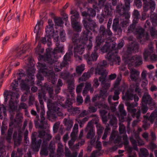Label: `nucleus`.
<instances>
[{"instance_id":"1","label":"nucleus","mask_w":157,"mask_h":157,"mask_svg":"<svg viewBox=\"0 0 157 157\" xmlns=\"http://www.w3.org/2000/svg\"><path fill=\"white\" fill-rule=\"evenodd\" d=\"M105 1L106 0H90L89 2L92 4L94 9H88L87 13L85 11L82 12L83 18V24L86 30L83 33L80 39H77L78 36V34H75L72 39L73 43L75 46L74 49V56L77 60H81L79 55L83 53L85 47H86L88 49H90L92 47V34L90 31H94L96 25L94 21L88 18L90 16L95 17L96 11H100L103 7Z\"/></svg>"},{"instance_id":"2","label":"nucleus","mask_w":157,"mask_h":157,"mask_svg":"<svg viewBox=\"0 0 157 157\" xmlns=\"http://www.w3.org/2000/svg\"><path fill=\"white\" fill-rule=\"evenodd\" d=\"M67 83L68 90L71 95V99L67 98L65 105L62 104V102L64 101L63 98L60 96H58L57 95L53 97V89L49 86L47 87L46 89L48 92L50 98L53 100L47 98L45 96V94L44 92H40L39 93L38 98L41 109L44 111V106L42 100L43 99L47 103L48 109L47 113V118L52 121H54L56 120V114L60 116L63 115L62 108H67L68 111L71 114L79 113V108H73L72 106V103L75 101V94L73 93L74 87L73 79H71V81H68Z\"/></svg>"},{"instance_id":"3","label":"nucleus","mask_w":157,"mask_h":157,"mask_svg":"<svg viewBox=\"0 0 157 157\" xmlns=\"http://www.w3.org/2000/svg\"><path fill=\"white\" fill-rule=\"evenodd\" d=\"M27 58L28 60L25 62L26 66L25 67L26 69L27 77L29 79H26L25 81L23 79L21 80L20 78H18L17 81L14 80L11 85L12 91L5 90L3 93L4 102H6L8 100H10V107L14 112L17 109V103L14 101L19 97V94L17 93L19 90L18 87V82H20V86L21 89L27 91V92L24 93L21 96V101H26L28 98V90L30 89L29 85L34 83V75L36 70L34 67V62L31 57H29Z\"/></svg>"},{"instance_id":"4","label":"nucleus","mask_w":157,"mask_h":157,"mask_svg":"<svg viewBox=\"0 0 157 157\" xmlns=\"http://www.w3.org/2000/svg\"><path fill=\"white\" fill-rule=\"evenodd\" d=\"M99 37H97L96 40V45L95 47L94 52L92 53L91 56L88 54L84 55V56L87 60V63L90 64L91 61H96L97 59L98 55L96 52L98 48H100L101 52L102 53L108 52L105 58L107 59L110 62H115L116 63L120 62V58L117 55V50L115 49L116 44L111 41L110 43L105 41L99 38Z\"/></svg>"},{"instance_id":"5","label":"nucleus","mask_w":157,"mask_h":157,"mask_svg":"<svg viewBox=\"0 0 157 157\" xmlns=\"http://www.w3.org/2000/svg\"><path fill=\"white\" fill-rule=\"evenodd\" d=\"M138 48V45L135 43H133L129 45L127 52L123 54L122 59L125 63L128 64V68L130 70V78L135 83L138 82H140L139 78L140 72L133 67H131L141 65L142 63V60L141 56H136L130 57V55L132 53L137 52Z\"/></svg>"},{"instance_id":"6","label":"nucleus","mask_w":157,"mask_h":157,"mask_svg":"<svg viewBox=\"0 0 157 157\" xmlns=\"http://www.w3.org/2000/svg\"><path fill=\"white\" fill-rule=\"evenodd\" d=\"M52 37L54 39V42H56V47L54 49L53 52H52V49L48 48L46 49V54L44 56L42 55H40L38 59L40 60H43L47 62L48 63L52 64L54 63L55 59H58L59 57L58 54L60 52H62L64 49V46L63 45H59V42L60 41L59 40V37L57 32L55 34L50 33V34H47L45 37H42L40 40V42L44 44H47L48 46H50L52 44L51 38Z\"/></svg>"},{"instance_id":"7","label":"nucleus","mask_w":157,"mask_h":157,"mask_svg":"<svg viewBox=\"0 0 157 157\" xmlns=\"http://www.w3.org/2000/svg\"><path fill=\"white\" fill-rule=\"evenodd\" d=\"M139 84L137 83H136L135 85L134 84L131 85L130 86V90L128 91L125 93L124 96L122 97V98L123 99L126 100H132L134 99L135 103L130 104L129 102H126L125 103V105L127 106L128 112L131 113L132 116H135L137 119L139 118L140 116V112L139 111L135 114L136 109L134 108L138 105V104L136 102L138 101L139 99L137 95H134L132 92L134 90V88H135V92L137 93L139 96H141L142 94L141 90L139 88ZM139 121L138 119L134 121L132 124V126H135L139 122Z\"/></svg>"},{"instance_id":"8","label":"nucleus","mask_w":157,"mask_h":157,"mask_svg":"<svg viewBox=\"0 0 157 157\" xmlns=\"http://www.w3.org/2000/svg\"><path fill=\"white\" fill-rule=\"evenodd\" d=\"M126 8L122 7V4L118 5L116 8V12L120 15L118 17H116L113 21L112 26L113 31L122 32L121 28H126L129 22L128 19L130 17V14Z\"/></svg>"},{"instance_id":"9","label":"nucleus","mask_w":157,"mask_h":157,"mask_svg":"<svg viewBox=\"0 0 157 157\" xmlns=\"http://www.w3.org/2000/svg\"><path fill=\"white\" fill-rule=\"evenodd\" d=\"M133 20L132 23L130 25L128 28V33H133L137 35V39L141 43H143V40H146L148 39L149 35L148 34H145L144 33V29L140 26H137L136 28V24L138 22L139 18L140 15L137 10H134L133 14Z\"/></svg>"},{"instance_id":"10","label":"nucleus","mask_w":157,"mask_h":157,"mask_svg":"<svg viewBox=\"0 0 157 157\" xmlns=\"http://www.w3.org/2000/svg\"><path fill=\"white\" fill-rule=\"evenodd\" d=\"M38 69V73L36 75L38 81L36 83L38 86H41V81L44 79V76H47L48 80L49 81H51V82L54 84L57 80V76L51 70L49 71L47 69V67L44 63H38L37 65Z\"/></svg>"},{"instance_id":"11","label":"nucleus","mask_w":157,"mask_h":157,"mask_svg":"<svg viewBox=\"0 0 157 157\" xmlns=\"http://www.w3.org/2000/svg\"><path fill=\"white\" fill-rule=\"evenodd\" d=\"M141 110L143 113H145L148 110L147 105L151 109L155 107V104L148 93H145L143 97L141 102Z\"/></svg>"},{"instance_id":"12","label":"nucleus","mask_w":157,"mask_h":157,"mask_svg":"<svg viewBox=\"0 0 157 157\" xmlns=\"http://www.w3.org/2000/svg\"><path fill=\"white\" fill-rule=\"evenodd\" d=\"M107 65L106 61L104 60H103L98 63L95 70L96 74H98L102 76L99 78V79L103 84L105 83V77L108 73V72L104 70V68L106 67Z\"/></svg>"},{"instance_id":"13","label":"nucleus","mask_w":157,"mask_h":157,"mask_svg":"<svg viewBox=\"0 0 157 157\" xmlns=\"http://www.w3.org/2000/svg\"><path fill=\"white\" fill-rule=\"evenodd\" d=\"M70 13L72 14L71 21L73 28L75 31L80 32L82 30V27L78 21L80 17L78 12L75 10H71Z\"/></svg>"},{"instance_id":"14","label":"nucleus","mask_w":157,"mask_h":157,"mask_svg":"<svg viewBox=\"0 0 157 157\" xmlns=\"http://www.w3.org/2000/svg\"><path fill=\"white\" fill-rule=\"evenodd\" d=\"M55 27V33L57 32L58 34V32L59 33L60 40L62 42L64 41L65 40V33L63 29V23L62 19L60 17H56L54 19Z\"/></svg>"},{"instance_id":"15","label":"nucleus","mask_w":157,"mask_h":157,"mask_svg":"<svg viewBox=\"0 0 157 157\" xmlns=\"http://www.w3.org/2000/svg\"><path fill=\"white\" fill-rule=\"evenodd\" d=\"M149 113H147L146 116H144V120L143 121L144 124L143 127L145 130L147 129L150 125L149 121L152 124L155 119L156 121L155 123V126L157 127V110H155L151 113L150 116H149Z\"/></svg>"},{"instance_id":"16","label":"nucleus","mask_w":157,"mask_h":157,"mask_svg":"<svg viewBox=\"0 0 157 157\" xmlns=\"http://www.w3.org/2000/svg\"><path fill=\"white\" fill-rule=\"evenodd\" d=\"M112 22V19L110 18L109 20L107 23V28L108 30L106 31H105V28L103 25H101V26L99 33V36L98 37H99V38H101L103 40L105 37H108V40H110L109 38L112 35V33L110 30Z\"/></svg>"},{"instance_id":"17","label":"nucleus","mask_w":157,"mask_h":157,"mask_svg":"<svg viewBox=\"0 0 157 157\" xmlns=\"http://www.w3.org/2000/svg\"><path fill=\"white\" fill-rule=\"evenodd\" d=\"M144 4V10L145 12L147 11L149 8L151 10V12H153L155 9L156 4L154 1L151 0L148 2L147 0H142ZM134 2L135 5L138 8H140L142 6V2L140 0H135Z\"/></svg>"},{"instance_id":"18","label":"nucleus","mask_w":157,"mask_h":157,"mask_svg":"<svg viewBox=\"0 0 157 157\" xmlns=\"http://www.w3.org/2000/svg\"><path fill=\"white\" fill-rule=\"evenodd\" d=\"M121 79V75L119 77H117L115 83L114 84V88L115 89L118 88L117 90H115L114 95L113 98V99L114 101L117 100L119 99V94H120L119 91H121L122 94H124L125 88L127 87V86L125 84H124L121 87H118V85L120 84Z\"/></svg>"},{"instance_id":"19","label":"nucleus","mask_w":157,"mask_h":157,"mask_svg":"<svg viewBox=\"0 0 157 157\" xmlns=\"http://www.w3.org/2000/svg\"><path fill=\"white\" fill-rule=\"evenodd\" d=\"M118 102H114L113 104V106H111L110 108L108 107L105 103L104 102H102L98 104L96 103L94 106H90L89 108L90 111L94 113L96 111L97 108L99 109H111L113 112H114L116 110V106L118 104Z\"/></svg>"},{"instance_id":"20","label":"nucleus","mask_w":157,"mask_h":157,"mask_svg":"<svg viewBox=\"0 0 157 157\" xmlns=\"http://www.w3.org/2000/svg\"><path fill=\"white\" fill-rule=\"evenodd\" d=\"M113 9L112 8L111 4L106 3L105 5L103 13L101 16H97L100 23H102L104 20V18L107 17L109 16H111L112 13Z\"/></svg>"},{"instance_id":"21","label":"nucleus","mask_w":157,"mask_h":157,"mask_svg":"<svg viewBox=\"0 0 157 157\" xmlns=\"http://www.w3.org/2000/svg\"><path fill=\"white\" fill-rule=\"evenodd\" d=\"M154 48L152 44H150L148 48L145 49L143 54L144 58L145 60L147 61L148 56H150V59L151 61H157V55L153 54H151L153 52Z\"/></svg>"},{"instance_id":"22","label":"nucleus","mask_w":157,"mask_h":157,"mask_svg":"<svg viewBox=\"0 0 157 157\" xmlns=\"http://www.w3.org/2000/svg\"><path fill=\"white\" fill-rule=\"evenodd\" d=\"M102 84L103 85V90H100L99 96L95 95L93 97L92 100L93 102H94L96 100H99L101 97H102V98L104 99L107 96L108 94L107 90L110 86V84L106 83Z\"/></svg>"},{"instance_id":"23","label":"nucleus","mask_w":157,"mask_h":157,"mask_svg":"<svg viewBox=\"0 0 157 157\" xmlns=\"http://www.w3.org/2000/svg\"><path fill=\"white\" fill-rule=\"evenodd\" d=\"M37 133L34 132L32 135V144L33 145V150L34 151H38L39 150L42 140H39L38 137H36Z\"/></svg>"},{"instance_id":"24","label":"nucleus","mask_w":157,"mask_h":157,"mask_svg":"<svg viewBox=\"0 0 157 157\" xmlns=\"http://www.w3.org/2000/svg\"><path fill=\"white\" fill-rule=\"evenodd\" d=\"M78 132V125L75 124L73 128L71 134V139L68 141V144L69 147L71 148L75 141L77 138V134Z\"/></svg>"},{"instance_id":"25","label":"nucleus","mask_w":157,"mask_h":157,"mask_svg":"<svg viewBox=\"0 0 157 157\" xmlns=\"http://www.w3.org/2000/svg\"><path fill=\"white\" fill-rule=\"evenodd\" d=\"M135 138L136 140L133 139L132 137H131L130 140L133 146V148L136 151H138V149L137 147V144L139 145H142L144 144V142L141 140L138 134H136L135 136Z\"/></svg>"},{"instance_id":"26","label":"nucleus","mask_w":157,"mask_h":157,"mask_svg":"<svg viewBox=\"0 0 157 157\" xmlns=\"http://www.w3.org/2000/svg\"><path fill=\"white\" fill-rule=\"evenodd\" d=\"M85 130L86 131H87V130H89L87 136V137L88 138L92 139L94 138L95 135V132L94 128L93 127V125L91 121H90L88 123Z\"/></svg>"},{"instance_id":"27","label":"nucleus","mask_w":157,"mask_h":157,"mask_svg":"<svg viewBox=\"0 0 157 157\" xmlns=\"http://www.w3.org/2000/svg\"><path fill=\"white\" fill-rule=\"evenodd\" d=\"M72 52L69 50V52L66 53L63 58V61L62 63L60 64V67H59L61 69L64 67H65L67 64V61H70V58L72 56Z\"/></svg>"},{"instance_id":"28","label":"nucleus","mask_w":157,"mask_h":157,"mask_svg":"<svg viewBox=\"0 0 157 157\" xmlns=\"http://www.w3.org/2000/svg\"><path fill=\"white\" fill-rule=\"evenodd\" d=\"M38 133V136L40 138H44L45 141H49L52 138L50 132L48 130H47V132L42 131H39Z\"/></svg>"},{"instance_id":"29","label":"nucleus","mask_w":157,"mask_h":157,"mask_svg":"<svg viewBox=\"0 0 157 157\" xmlns=\"http://www.w3.org/2000/svg\"><path fill=\"white\" fill-rule=\"evenodd\" d=\"M13 139L14 141V145L17 146L19 145L22 139V132L19 131L18 135L17 136V133L16 132L14 133L13 136Z\"/></svg>"},{"instance_id":"30","label":"nucleus","mask_w":157,"mask_h":157,"mask_svg":"<svg viewBox=\"0 0 157 157\" xmlns=\"http://www.w3.org/2000/svg\"><path fill=\"white\" fill-rule=\"evenodd\" d=\"M42 23L41 21H38L36 25L34 30V32L36 33V41H39V37L38 34L40 32L41 28L42 27Z\"/></svg>"},{"instance_id":"31","label":"nucleus","mask_w":157,"mask_h":157,"mask_svg":"<svg viewBox=\"0 0 157 157\" xmlns=\"http://www.w3.org/2000/svg\"><path fill=\"white\" fill-rule=\"evenodd\" d=\"M22 118V114L21 113H18L16 115V120L13 119V116L10 117V119L11 121L10 123L9 126H11L17 123H20L21 122V119Z\"/></svg>"},{"instance_id":"32","label":"nucleus","mask_w":157,"mask_h":157,"mask_svg":"<svg viewBox=\"0 0 157 157\" xmlns=\"http://www.w3.org/2000/svg\"><path fill=\"white\" fill-rule=\"evenodd\" d=\"M48 22V25L46 26L45 29L46 33L48 34H50V33L55 34V29H54L53 27L52 21L51 19H49Z\"/></svg>"},{"instance_id":"33","label":"nucleus","mask_w":157,"mask_h":157,"mask_svg":"<svg viewBox=\"0 0 157 157\" xmlns=\"http://www.w3.org/2000/svg\"><path fill=\"white\" fill-rule=\"evenodd\" d=\"M119 110L121 114L119 115V120L121 122L124 121V117L126 115V113L124 109V106L122 104H120L119 105Z\"/></svg>"},{"instance_id":"34","label":"nucleus","mask_w":157,"mask_h":157,"mask_svg":"<svg viewBox=\"0 0 157 157\" xmlns=\"http://www.w3.org/2000/svg\"><path fill=\"white\" fill-rule=\"evenodd\" d=\"M89 90L91 93H92L94 91V89L91 87V84L90 82H86L85 86L82 92V94L85 96L88 92V91Z\"/></svg>"},{"instance_id":"35","label":"nucleus","mask_w":157,"mask_h":157,"mask_svg":"<svg viewBox=\"0 0 157 157\" xmlns=\"http://www.w3.org/2000/svg\"><path fill=\"white\" fill-rule=\"evenodd\" d=\"M123 140H124V144L125 145V148L127 150L129 154H131L132 151V148L130 147L127 145L128 144V137L126 135L124 134L122 137Z\"/></svg>"},{"instance_id":"36","label":"nucleus","mask_w":157,"mask_h":157,"mask_svg":"<svg viewBox=\"0 0 157 157\" xmlns=\"http://www.w3.org/2000/svg\"><path fill=\"white\" fill-rule=\"evenodd\" d=\"M63 123L67 127V130H69L73 126L74 123L73 120L64 119L63 121Z\"/></svg>"},{"instance_id":"37","label":"nucleus","mask_w":157,"mask_h":157,"mask_svg":"<svg viewBox=\"0 0 157 157\" xmlns=\"http://www.w3.org/2000/svg\"><path fill=\"white\" fill-rule=\"evenodd\" d=\"M63 146L61 143L60 142L58 143L57 155L59 157H61L63 156Z\"/></svg>"},{"instance_id":"38","label":"nucleus","mask_w":157,"mask_h":157,"mask_svg":"<svg viewBox=\"0 0 157 157\" xmlns=\"http://www.w3.org/2000/svg\"><path fill=\"white\" fill-rule=\"evenodd\" d=\"M91 73L90 72H88L87 73H84L82 77L79 79V82L85 81L87 78L91 76Z\"/></svg>"},{"instance_id":"39","label":"nucleus","mask_w":157,"mask_h":157,"mask_svg":"<svg viewBox=\"0 0 157 157\" xmlns=\"http://www.w3.org/2000/svg\"><path fill=\"white\" fill-rule=\"evenodd\" d=\"M85 65L84 64L77 66L76 68V71L77 73L80 75H81L85 70Z\"/></svg>"},{"instance_id":"40","label":"nucleus","mask_w":157,"mask_h":157,"mask_svg":"<svg viewBox=\"0 0 157 157\" xmlns=\"http://www.w3.org/2000/svg\"><path fill=\"white\" fill-rule=\"evenodd\" d=\"M140 152L139 153L140 157H145L148 155L147 150L145 148H141L140 149Z\"/></svg>"},{"instance_id":"41","label":"nucleus","mask_w":157,"mask_h":157,"mask_svg":"<svg viewBox=\"0 0 157 157\" xmlns=\"http://www.w3.org/2000/svg\"><path fill=\"white\" fill-rule=\"evenodd\" d=\"M96 127L97 128V133L98 137L100 138V136L102 132L104 129V128L99 124L96 123Z\"/></svg>"},{"instance_id":"42","label":"nucleus","mask_w":157,"mask_h":157,"mask_svg":"<svg viewBox=\"0 0 157 157\" xmlns=\"http://www.w3.org/2000/svg\"><path fill=\"white\" fill-rule=\"evenodd\" d=\"M2 112L4 116L6 115V108L5 107L3 104H0V119H2L3 118V116L1 115Z\"/></svg>"},{"instance_id":"43","label":"nucleus","mask_w":157,"mask_h":157,"mask_svg":"<svg viewBox=\"0 0 157 157\" xmlns=\"http://www.w3.org/2000/svg\"><path fill=\"white\" fill-rule=\"evenodd\" d=\"M100 113L101 114L103 123L104 124H105L107 121V117H105V115L107 113V111L104 110H100Z\"/></svg>"},{"instance_id":"44","label":"nucleus","mask_w":157,"mask_h":157,"mask_svg":"<svg viewBox=\"0 0 157 157\" xmlns=\"http://www.w3.org/2000/svg\"><path fill=\"white\" fill-rule=\"evenodd\" d=\"M65 156L66 157H76L77 153L75 152L71 155L68 148L66 147H65Z\"/></svg>"},{"instance_id":"45","label":"nucleus","mask_w":157,"mask_h":157,"mask_svg":"<svg viewBox=\"0 0 157 157\" xmlns=\"http://www.w3.org/2000/svg\"><path fill=\"white\" fill-rule=\"evenodd\" d=\"M151 35L153 38H157V29L156 28L152 27L150 29Z\"/></svg>"},{"instance_id":"46","label":"nucleus","mask_w":157,"mask_h":157,"mask_svg":"<svg viewBox=\"0 0 157 157\" xmlns=\"http://www.w3.org/2000/svg\"><path fill=\"white\" fill-rule=\"evenodd\" d=\"M63 84L62 81L60 79L58 80L57 85L55 90V92L56 94H58L60 90V87Z\"/></svg>"},{"instance_id":"47","label":"nucleus","mask_w":157,"mask_h":157,"mask_svg":"<svg viewBox=\"0 0 157 157\" xmlns=\"http://www.w3.org/2000/svg\"><path fill=\"white\" fill-rule=\"evenodd\" d=\"M125 4L124 6H123V8L126 9L127 10H129L130 9V3L132 1V0H124Z\"/></svg>"},{"instance_id":"48","label":"nucleus","mask_w":157,"mask_h":157,"mask_svg":"<svg viewBox=\"0 0 157 157\" xmlns=\"http://www.w3.org/2000/svg\"><path fill=\"white\" fill-rule=\"evenodd\" d=\"M13 133V129L12 128H10L8 131V134L6 137V139L8 142H10L11 138L12 135Z\"/></svg>"},{"instance_id":"49","label":"nucleus","mask_w":157,"mask_h":157,"mask_svg":"<svg viewBox=\"0 0 157 157\" xmlns=\"http://www.w3.org/2000/svg\"><path fill=\"white\" fill-rule=\"evenodd\" d=\"M69 74L67 71H65L61 73L60 77L64 79H66L69 76Z\"/></svg>"},{"instance_id":"50","label":"nucleus","mask_w":157,"mask_h":157,"mask_svg":"<svg viewBox=\"0 0 157 157\" xmlns=\"http://www.w3.org/2000/svg\"><path fill=\"white\" fill-rule=\"evenodd\" d=\"M119 131L121 134L124 133L125 132V127L124 125L121 123L119 124Z\"/></svg>"},{"instance_id":"51","label":"nucleus","mask_w":157,"mask_h":157,"mask_svg":"<svg viewBox=\"0 0 157 157\" xmlns=\"http://www.w3.org/2000/svg\"><path fill=\"white\" fill-rule=\"evenodd\" d=\"M49 150L51 152V154L50 155V156H51L52 154L53 153L55 149V146L54 144L51 142L49 145Z\"/></svg>"},{"instance_id":"52","label":"nucleus","mask_w":157,"mask_h":157,"mask_svg":"<svg viewBox=\"0 0 157 157\" xmlns=\"http://www.w3.org/2000/svg\"><path fill=\"white\" fill-rule=\"evenodd\" d=\"M110 128L109 127V126H108L106 127L105 128L104 133V134L102 137V139L103 140H105L107 137L108 133L109 132V131L110 130Z\"/></svg>"},{"instance_id":"53","label":"nucleus","mask_w":157,"mask_h":157,"mask_svg":"<svg viewBox=\"0 0 157 157\" xmlns=\"http://www.w3.org/2000/svg\"><path fill=\"white\" fill-rule=\"evenodd\" d=\"M100 155V151L99 150L93 151L90 157H96Z\"/></svg>"},{"instance_id":"54","label":"nucleus","mask_w":157,"mask_h":157,"mask_svg":"<svg viewBox=\"0 0 157 157\" xmlns=\"http://www.w3.org/2000/svg\"><path fill=\"white\" fill-rule=\"evenodd\" d=\"M44 51L43 48H40V45L39 44L37 47L36 50V52L38 53L39 54L42 53Z\"/></svg>"},{"instance_id":"55","label":"nucleus","mask_w":157,"mask_h":157,"mask_svg":"<svg viewBox=\"0 0 157 157\" xmlns=\"http://www.w3.org/2000/svg\"><path fill=\"white\" fill-rule=\"evenodd\" d=\"M43 145H42V148L40 152V154L41 155H47L48 153V151L46 149L43 148Z\"/></svg>"},{"instance_id":"56","label":"nucleus","mask_w":157,"mask_h":157,"mask_svg":"<svg viewBox=\"0 0 157 157\" xmlns=\"http://www.w3.org/2000/svg\"><path fill=\"white\" fill-rule=\"evenodd\" d=\"M84 84L83 83L80 84L78 85L76 88V91L77 93H78L81 91L82 88L84 86Z\"/></svg>"},{"instance_id":"57","label":"nucleus","mask_w":157,"mask_h":157,"mask_svg":"<svg viewBox=\"0 0 157 157\" xmlns=\"http://www.w3.org/2000/svg\"><path fill=\"white\" fill-rule=\"evenodd\" d=\"M60 124V122H58L56 123L53 127V130L54 133L56 132L58 130L59 126Z\"/></svg>"},{"instance_id":"58","label":"nucleus","mask_w":157,"mask_h":157,"mask_svg":"<svg viewBox=\"0 0 157 157\" xmlns=\"http://www.w3.org/2000/svg\"><path fill=\"white\" fill-rule=\"evenodd\" d=\"M89 118V117H87L84 118L82 121H78V123L80 124V127H82V124H83L85 122L87 121L88 120Z\"/></svg>"},{"instance_id":"59","label":"nucleus","mask_w":157,"mask_h":157,"mask_svg":"<svg viewBox=\"0 0 157 157\" xmlns=\"http://www.w3.org/2000/svg\"><path fill=\"white\" fill-rule=\"evenodd\" d=\"M113 119L111 120L109 124L111 125H113L116 124V122L117 121V119L114 116H113L112 117Z\"/></svg>"},{"instance_id":"60","label":"nucleus","mask_w":157,"mask_h":157,"mask_svg":"<svg viewBox=\"0 0 157 157\" xmlns=\"http://www.w3.org/2000/svg\"><path fill=\"white\" fill-rule=\"evenodd\" d=\"M76 100L77 102L79 104L82 103L83 102L82 96L81 95H77Z\"/></svg>"},{"instance_id":"61","label":"nucleus","mask_w":157,"mask_h":157,"mask_svg":"<svg viewBox=\"0 0 157 157\" xmlns=\"http://www.w3.org/2000/svg\"><path fill=\"white\" fill-rule=\"evenodd\" d=\"M34 96L30 95L29 96V106L32 105L34 102Z\"/></svg>"},{"instance_id":"62","label":"nucleus","mask_w":157,"mask_h":157,"mask_svg":"<svg viewBox=\"0 0 157 157\" xmlns=\"http://www.w3.org/2000/svg\"><path fill=\"white\" fill-rule=\"evenodd\" d=\"M156 145L152 142L148 146L149 148L152 150H153V149L156 148Z\"/></svg>"},{"instance_id":"63","label":"nucleus","mask_w":157,"mask_h":157,"mask_svg":"<svg viewBox=\"0 0 157 157\" xmlns=\"http://www.w3.org/2000/svg\"><path fill=\"white\" fill-rule=\"evenodd\" d=\"M100 138L98 137L97 139V141L96 142V147L98 149H100L101 147V142L100 141H99L98 140H99Z\"/></svg>"},{"instance_id":"64","label":"nucleus","mask_w":157,"mask_h":157,"mask_svg":"<svg viewBox=\"0 0 157 157\" xmlns=\"http://www.w3.org/2000/svg\"><path fill=\"white\" fill-rule=\"evenodd\" d=\"M94 84L93 86L96 87H97L99 85V83L98 82V79L97 78H95L94 80Z\"/></svg>"}]
</instances>
